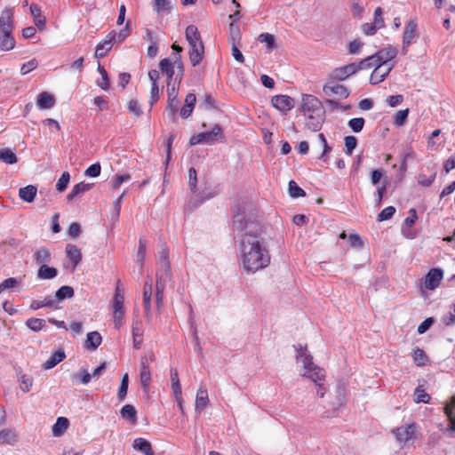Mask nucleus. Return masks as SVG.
I'll return each instance as SVG.
<instances>
[{"label": "nucleus", "instance_id": "47", "mask_svg": "<svg viewBox=\"0 0 455 455\" xmlns=\"http://www.w3.org/2000/svg\"><path fill=\"white\" fill-rule=\"evenodd\" d=\"M413 361L417 366H425L427 362V355L425 351L419 347H416L412 354Z\"/></svg>", "mask_w": 455, "mask_h": 455}, {"label": "nucleus", "instance_id": "42", "mask_svg": "<svg viewBox=\"0 0 455 455\" xmlns=\"http://www.w3.org/2000/svg\"><path fill=\"white\" fill-rule=\"evenodd\" d=\"M69 421L67 418L59 417L52 427V434L55 436H60L68 427Z\"/></svg>", "mask_w": 455, "mask_h": 455}, {"label": "nucleus", "instance_id": "8", "mask_svg": "<svg viewBox=\"0 0 455 455\" xmlns=\"http://www.w3.org/2000/svg\"><path fill=\"white\" fill-rule=\"evenodd\" d=\"M116 41V32L112 30L109 32L105 39L100 42L95 49V57L96 58H103L107 55V53L111 50L114 43Z\"/></svg>", "mask_w": 455, "mask_h": 455}, {"label": "nucleus", "instance_id": "11", "mask_svg": "<svg viewBox=\"0 0 455 455\" xmlns=\"http://www.w3.org/2000/svg\"><path fill=\"white\" fill-rule=\"evenodd\" d=\"M396 55V48L391 45L382 48L373 54L375 63H379V66H387V63L394 60Z\"/></svg>", "mask_w": 455, "mask_h": 455}, {"label": "nucleus", "instance_id": "18", "mask_svg": "<svg viewBox=\"0 0 455 455\" xmlns=\"http://www.w3.org/2000/svg\"><path fill=\"white\" fill-rule=\"evenodd\" d=\"M182 81V73L176 74L173 81H167L166 84V92H167V100H175L178 99L179 89L180 83Z\"/></svg>", "mask_w": 455, "mask_h": 455}, {"label": "nucleus", "instance_id": "16", "mask_svg": "<svg viewBox=\"0 0 455 455\" xmlns=\"http://www.w3.org/2000/svg\"><path fill=\"white\" fill-rule=\"evenodd\" d=\"M323 92L327 96L337 95L340 99H347L350 94L348 89L346 86L332 83L324 84L323 87Z\"/></svg>", "mask_w": 455, "mask_h": 455}, {"label": "nucleus", "instance_id": "60", "mask_svg": "<svg viewBox=\"0 0 455 455\" xmlns=\"http://www.w3.org/2000/svg\"><path fill=\"white\" fill-rule=\"evenodd\" d=\"M101 172V166L99 162L92 164L90 165L84 172V175L91 177V178H96L100 175Z\"/></svg>", "mask_w": 455, "mask_h": 455}, {"label": "nucleus", "instance_id": "58", "mask_svg": "<svg viewBox=\"0 0 455 455\" xmlns=\"http://www.w3.org/2000/svg\"><path fill=\"white\" fill-rule=\"evenodd\" d=\"M414 156V152L412 150H410L406 153H403L402 156H401V164H400V166H399V173L403 176V174L406 172L407 171V160L409 158H412Z\"/></svg>", "mask_w": 455, "mask_h": 455}, {"label": "nucleus", "instance_id": "40", "mask_svg": "<svg viewBox=\"0 0 455 455\" xmlns=\"http://www.w3.org/2000/svg\"><path fill=\"white\" fill-rule=\"evenodd\" d=\"M17 442V435L14 431L11 429H3L0 431V445L10 444L13 445Z\"/></svg>", "mask_w": 455, "mask_h": 455}, {"label": "nucleus", "instance_id": "55", "mask_svg": "<svg viewBox=\"0 0 455 455\" xmlns=\"http://www.w3.org/2000/svg\"><path fill=\"white\" fill-rule=\"evenodd\" d=\"M70 180V174L68 172H63L56 184V189L59 192H63L68 188Z\"/></svg>", "mask_w": 455, "mask_h": 455}, {"label": "nucleus", "instance_id": "4", "mask_svg": "<svg viewBox=\"0 0 455 455\" xmlns=\"http://www.w3.org/2000/svg\"><path fill=\"white\" fill-rule=\"evenodd\" d=\"M296 358L301 361L305 369L303 376L312 379L315 383L317 381L324 380V370L315 365L313 362V357L307 353V347L302 346L297 349Z\"/></svg>", "mask_w": 455, "mask_h": 455}, {"label": "nucleus", "instance_id": "9", "mask_svg": "<svg viewBox=\"0 0 455 455\" xmlns=\"http://www.w3.org/2000/svg\"><path fill=\"white\" fill-rule=\"evenodd\" d=\"M356 73L355 62L334 68L329 75L332 81L341 82Z\"/></svg>", "mask_w": 455, "mask_h": 455}, {"label": "nucleus", "instance_id": "25", "mask_svg": "<svg viewBox=\"0 0 455 455\" xmlns=\"http://www.w3.org/2000/svg\"><path fill=\"white\" fill-rule=\"evenodd\" d=\"M102 337L99 331H91L87 333L84 347L90 351L96 350L101 344Z\"/></svg>", "mask_w": 455, "mask_h": 455}, {"label": "nucleus", "instance_id": "26", "mask_svg": "<svg viewBox=\"0 0 455 455\" xmlns=\"http://www.w3.org/2000/svg\"><path fill=\"white\" fill-rule=\"evenodd\" d=\"M196 101V97L194 93H188L186 96L185 105L182 107V108L180 111V116L182 118H188L191 116V114L194 110V108H195Z\"/></svg>", "mask_w": 455, "mask_h": 455}, {"label": "nucleus", "instance_id": "27", "mask_svg": "<svg viewBox=\"0 0 455 455\" xmlns=\"http://www.w3.org/2000/svg\"><path fill=\"white\" fill-rule=\"evenodd\" d=\"M51 259V251L44 246L38 248L33 254V259L37 265L47 264Z\"/></svg>", "mask_w": 455, "mask_h": 455}, {"label": "nucleus", "instance_id": "17", "mask_svg": "<svg viewBox=\"0 0 455 455\" xmlns=\"http://www.w3.org/2000/svg\"><path fill=\"white\" fill-rule=\"evenodd\" d=\"M325 120V113L307 115L306 126L312 132H318L322 129Z\"/></svg>", "mask_w": 455, "mask_h": 455}, {"label": "nucleus", "instance_id": "57", "mask_svg": "<svg viewBox=\"0 0 455 455\" xmlns=\"http://www.w3.org/2000/svg\"><path fill=\"white\" fill-rule=\"evenodd\" d=\"M258 39L260 43L266 44L267 49H273L275 45V36L269 33H261Z\"/></svg>", "mask_w": 455, "mask_h": 455}, {"label": "nucleus", "instance_id": "56", "mask_svg": "<svg viewBox=\"0 0 455 455\" xmlns=\"http://www.w3.org/2000/svg\"><path fill=\"white\" fill-rule=\"evenodd\" d=\"M365 121L363 117H355L348 121V127L354 132H360L364 126Z\"/></svg>", "mask_w": 455, "mask_h": 455}, {"label": "nucleus", "instance_id": "38", "mask_svg": "<svg viewBox=\"0 0 455 455\" xmlns=\"http://www.w3.org/2000/svg\"><path fill=\"white\" fill-rule=\"evenodd\" d=\"M45 307H53L55 309L59 308L58 305H55V300L50 296L45 297L44 300L33 299L29 306L32 310H37Z\"/></svg>", "mask_w": 455, "mask_h": 455}, {"label": "nucleus", "instance_id": "28", "mask_svg": "<svg viewBox=\"0 0 455 455\" xmlns=\"http://www.w3.org/2000/svg\"><path fill=\"white\" fill-rule=\"evenodd\" d=\"M55 105V98L47 92H43L37 96V106L41 109H49Z\"/></svg>", "mask_w": 455, "mask_h": 455}, {"label": "nucleus", "instance_id": "13", "mask_svg": "<svg viewBox=\"0 0 455 455\" xmlns=\"http://www.w3.org/2000/svg\"><path fill=\"white\" fill-rule=\"evenodd\" d=\"M203 134L204 144L213 145L218 141H225V135L222 127L216 124L211 131L201 132Z\"/></svg>", "mask_w": 455, "mask_h": 455}, {"label": "nucleus", "instance_id": "5", "mask_svg": "<svg viewBox=\"0 0 455 455\" xmlns=\"http://www.w3.org/2000/svg\"><path fill=\"white\" fill-rule=\"evenodd\" d=\"M188 187L192 193L195 194L188 201V207L196 208L201 205L206 200H209L214 196L212 192H197V172L194 167L188 169Z\"/></svg>", "mask_w": 455, "mask_h": 455}, {"label": "nucleus", "instance_id": "41", "mask_svg": "<svg viewBox=\"0 0 455 455\" xmlns=\"http://www.w3.org/2000/svg\"><path fill=\"white\" fill-rule=\"evenodd\" d=\"M241 31L239 27L234 22H230L228 29V41L231 44H240L241 42Z\"/></svg>", "mask_w": 455, "mask_h": 455}, {"label": "nucleus", "instance_id": "2", "mask_svg": "<svg viewBox=\"0 0 455 455\" xmlns=\"http://www.w3.org/2000/svg\"><path fill=\"white\" fill-rule=\"evenodd\" d=\"M232 213V228L235 232L243 234L251 230L258 232V224L255 223V215L250 205L245 203L237 204L233 207Z\"/></svg>", "mask_w": 455, "mask_h": 455}, {"label": "nucleus", "instance_id": "1", "mask_svg": "<svg viewBox=\"0 0 455 455\" xmlns=\"http://www.w3.org/2000/svg\"><path fill=\"white\" fill-rule=\"evenodd\" d=\"M270 260L269 251L259 232L251 230L242 235L238 261L243 271L254 274L266 268L270 264Z\"/></svg>", "mask_w": 455, "mask_h": 455}, {"label": "nucleus", "instance_id": "62", "mask_svg": "<svg viewBox=\"0 0 455 455\" xmlns=\"http://www.w3.org/2000/svg\"><path fill=\"white\" fill-rule=\"evenodd\" d=\"M408 115H409L408 108L399 110L394 118V124L396 126L403 125L408 117Z\"/></svg>", "mask_w": 455, "mask_h": 455}, {"label": "nucleus", "instance_id": "45", "mask_svg": "<svg viewBox=\"0 0 455 455\" xmlns=\"http://www.w3.org/2000/svg\"><path fill=\"white\" fill-rule=\"evenodd\" d=\"M98 72L101 76V79L97 80V85L101 88L104 91L108 90L109 88V78L107 70L103 66H101L100 63L98 65L97 68Z\"/></svg>", "mask_w": 455, "mask_h": 455}, {"label": "nucleus", "instance_id": "22", "mask_svg": "<svg viewBox=\"0 0 455 455\" xmlns=\"http://www.w3.org/2000/svg\"><path fill=\"white\" fill-rule=\"evenodd\" d=\"M66 255L72 262V270H75L82 259V253L80 250L74 244L68 243L66 246Z\"/></svg>", "mask_w": 455, "mask_h": 455}, {"label": "nucleus", "instance_id": "19", "mask_svg": "<svg viewBox=\"0 0 455 455\" xmlns=\"http://www.w3.org/2000/svg\"><path fill=\"white\" fill-rule=\"evenodd\" d=\"M12 12L11 10H5L0 16V34H12Z\"/></svg>", "mask_w": 455, "mask_h": 455}, {"label": "nucleus", "instance_id": "33", "mask_svg": "<svg viewBox=\"0 0 455 455\" xmlns=\"http://www.w3.org/2000/svg\"><path fill=\"white\" fill-rule=\"evenodd\" d=\"M156 302L157 307H161L164 299V291L165 290L166 282L170 279H163L162 275H158V278H156Z\"/></svg>", "mask_w": 455, "mask_h": 455}, {"label": "nucleus", "instance_id": "12", "mask_svg": "<svg viewBox=\"0 0 455 455\" xmlns=\"http://www.w3.org/2000/svg\"><path fill=\"white\" fill-rule=\"evenodd\" d=\"M394 68L395 63L388 66H379V63H376L375 68L370 76V84L376 85L383 82Z\"/></svg>", "mask_w": 455, "mask_h": 455}, {"label": "nucleus", "instance_id": "63", "mask_svg": "<svg viewBox=\"0 0 455 455\" xmlns=\"http://www.w3.org/2000/svg\"><path fill=\"white\" fill-rule=\"evenodd\" d=\"M38 66V61L36 59H31L28 62L22 64L20 68V74L22 76L28 74L30 71L36 69Z\"/></svg>", "mask_w": 455, "mask_h": 455}, {"label": "nucleus", "instance_id": "24", "mask_svg": "<svg viewBox=\"0 0 455 455\" xmlns=\"http://www.w3.org/2000/svg\"><path fill=\"white\" fill-rule=\"evenodd\" d=\"M177 64L174 60H171L169 58H164L159 62L160 70L167 76V81H173Z\"/></svg>", "mask_w": 455, "mask_h": 455}, {"label": "nucleus", "instance_id": "20", "mask_svg": "<svg viewBox=\"0 0 455 455\" xmlns=\"http://www.w3.org/2000/svg\"><path fill=\"white\" fill-rule=\"evenodd\" d=\"M132 333L134 348H140L143 342V323L141 321L136 320L132 323Z\"/></svg>", "mask_w": 455, "mask_h": 455}, {"label": "nucleus", "instance_id": "10", "mask_svg": "<svg viewBox=\"0 0 455 455\" xmlns=\"http://www.w3.org/2000/svg\"><path fill=\"white\" fill-rule=\"evenodd\" d=\"M443 411L450 424L442 430L444 433L448 432L451 436H455V395H452L450 402L444 405Z\"/></svg>", "mask_w": 455, "mask_h": 455}, {"label": "nucleus", "instance_id": "64", "mask_svg": "<svg viewBox=\"0 0 455 455\" xmlns=\"http://www.w3.org/2000/svg\"><path fill=\"white\" fill-rule=\"evenodd\" d=\"M442 321L446 326H451L455 323V304L451 305V309L447 315L443 316Z\"/></svg>", "mask_w": 455, "mask_h": 455}, {"label": "nucleus", "instance_id": "49", "mask_svg": "<svg viewBox=\"0 0 455 455\" xmlns=\"http://www.w3.org/2000/svg\"><path fill=\"white\" fill-rule=\"evenodd\" d=\"M430 395L420 387H417L414 391V402L417 403H428Z\"/></svg>", "mask_w": 455, "mask_h": 455}, {"label": "nucleus", "instance_id": "32", "mask_svg": "<svg viewBox=\"0 0 455 455\" xmlns=\"http://www.w3.org/2000/svg\"><path fill=\"white\" fill-rule=\"evenodd\" d=\"M92 188V184H89V183H85V182H79L77 184H76L71 191L68 194L67 196V200L68 202L74 200V198H76V196L89 191L91 188Z\"/></svg>", "mask_w": 455, "mask_h": 455}, {"label": "nucleus", "instance_id": "61", "mask_svg": "<svg viewBox=\"0 0 455 455\" xmlns=\"http://www.w3.org/2000/svg\"><path fill=\"white\" fill-rule=\"evenodd\" d=\"M156 264H170L169 260V249L165 244L161 248L156 257Z\"/></svg>", "mask_w": 455, "mask_h": 455}, {"label": "nucleus", "instance_id": "51", "mask_svg": "<svg viewBox=\"0 0 455 455\" xmlns=\"http://www.w3.org/2000/svg\"><path fill=\"white\" fill-rule=\"evenodd\" d=\"M172 9V4L170 0H155L154 3V11L157 13L162 12H170Z\"/></svg>", "mask_w": 455, "mask_h": 455}, {"label": "nucleus", "instance_id": "46", "mask_svg": "<svg viewBox=\"0 0 455 455\" xmlns=\"http://www.w3.org/2000/svg\"><path fill=\"white\" fill-rule=\"evenodd\" d=\"M0 160L8 164H16L18 161L17 156L13 151L9 148L0 149Z\"/></svg>", "mask_w": 455, "mask_h": 455}, {"label": "nucleus", "instance_id": "35", "mask_svg": "<svg viewBox=\"0 0 455 455\" xmlns=\"http://www.w3.org/2000/svg\"><path fill=\"white\" fill-rule=\"evenodd\" d=\"M74 294L75 291L73 287L69 285H63L56 291L55 297L52 299L55 300V305H58L60 301L70 299L74 296Z\"/></svg>", "mask_w": 455, "mask_h": 455}, {"label": "nucleus", "instance_id": "31", "mask_svg": "<svg viewBox=\"0 0 455 455\" xmlns=\"http://www.w3.org/2000/svg\"><path fill=\"white\" fill-rule=\"evenodd\" d=\"M58 275V270L54 267L43 264L37 270V278L42 280H51Z\"/></svg>", "mask_w": 455, "mask_h": 455}, {"label": "nucleus", "instance_id": "34", "mask_svg": "<svg viewBox=\"0 0 455 455\" xmlns=\"http://www.w3.org/2000/svg\"><path fill=\"white\" fill-rule=\"evenodd\" d=\"M36 192V187L33 185H28L24 188H20L19 196L24 202L32 203L35 200Z\"/></svg>", "mask_w": 455, "mask_h": 455}, {"label": "nucleus", "instance_id": "3", "mask_svg": "<svg viewBox=\"0 0 455 455\" xmlns=\"http://www.w3.org/2000/svg\"><path fill=\"white\" fill-rule=\"evenodd\" d=\"M186 39L189 44V60L193 67L198 65L204 54V46L201 39L198 29L194 25H189L186 28Z\"/></svg>", "mask_w": 455, "mask_h": 455}, {"label": "nucleus", "instance_id": "52", "mask_svg": "<svg viewBox=\"0 0 455 455\" xmlns=\"http://www.w3.org/2000/svg\"><path fill=\"white\" fill-rule=\"evenodd\" d=\"M288 190L290 196L292 198H299L306 195L305 191L294 180L289 182Z\"/></svg>", "mask_w": 455, "mask_h": 455}, {"label": "nucleus", "instance_id": "44", "mask_svg": "<svg viewBox=\"0 0 455 455\" xmlns=\"http://www.w3.org/2000/svg\"><path fill=\"white\" fill-rule=\"evenodd\" d=\"M46 321L41 318L31 317L27 319L26 326L35 332H38L45 327Z\"/></svg>", "mask_w": 455, "mask_h": 455}, {"label": "nucleus", "instance_id": "54", "mask_svg": "<svg viewBox=\"0 0 455 455\" xmlns=\"http://www.w3.org/2000/svg\"><path fill=\"white\" fill-rule=\"evenodd\" d=\"M356 72L363 69H369L373 66H376L374 56H368L367 58L360 60L358 63H355Z\"/></svg>", "mask_w": 455, "mask_h": 455}, {"label": "nucleus", "instance_id": "37", "mask_svg": "<svg viewBox=\"0 0 455 455\" xmlns=\"http://www.w3.org/2000/svg\"><path fill=\"white\" fill-rule=\"evenodd\" d=\"M209 402L207 390L199 388L196 394L195 410L196 412H202Z\"/></svg>", "mask_w": 455, "mask_h": 455}, {"label": "nucleus", "instance_id": "53", "mask_svg": "<svg viewBox=\"0 0 455 455\" xmlns=\"http://www.w3.org/2000/svg\"><path fill=\"white\" fill-rule=\"evenodd\" d=\"M344 143H345V149H344L345 153L347 156H351L354 149L357 146V139L355 136L348 135V136L345 137Z\"/></svg>", "mask_w": 455, "mask_h": 455}, {"label": "nucleus", "instance_id": "15", "mask_svg": "<svg viewBox=\"0 0 455 455\" xmlns=\"http://www.w3.org/2000/svg\"><path fill=\"white\" fill-rule=\"evenodd\" d=\"M443 272L441 268H431L425 276L424 286L428 290L437 288L443 279Z\"/></svg>", "mask_w": 455, "mask_h": 455}, {"label": "nucleus", "instance_id": "29", "mask_svg": "<svg viewBox=\"0 0 455 455\" xmlns=\"http://www.w3.org/2000/svg\"><path fill=\"white\" fill-rule=\"evenodd\" d=\"M66 357V355H65V352L64 350L62 349H58L57 351H55L50 357L48 360H46L44 364H43V367L44 369L45 370H50V369H52L53 367H55L58 363H60V362H62Z\"/></svg>", "mask_w": 455, "mask_h": 455}, {"label": "nucleus", "instance_id": "48", "mask_svg": "<svg viewBox=\"0 0 455 455\" xmlns=\"http://www.w3.org/2000/svg\"><path fill=\"white\" fill-rule=\"evenodd\" d=\"M129 386V376L127 373L124 374L121 379V383L118 388L117 398L119 401L124 400Z\"/></svg>", "mask_w": 455, "mask_h": 455}, {"label": "nucleus", "instance_id": "6", "mask_svg": "<svg viewBox=\"0 0 455 455\" xmlns=\"http://www.w3.org/2000/svg\"><path fill=\"white\" fill-rule=\"evenodd\" d=\"M396 441L403 445L414 441L418 434V426L416 423L406 424L393 430Z\"/></svg>", "mask_w": 455, "mask_h": 455}, {"label": "nucleus", "instance_id": "39", "mask_svg": "<svg viewBox=\"0 0 455 455\" xmlns=\"http://www.w3.org/2000/svg\"><path fill=\"white\" fill-rule=\"evenodd\" d=\"M140 378L142 388L144 390H148L151 380V372L149 366L144 361L141 362V371Z\"/></svg>", "mask_w": 455, "mask_h": 455}, {"label": "nucleus", "instance_id": "50", "mask_svg": "<svg viewBox=\"0 0 455 455\" xmlns=\"http://www.w3.org/2000/svg\"><path fill=\"white\" fill-rule=\"evenodd\" d=\"M156 278H158V275H162L163 279H172V273L171 269V264H156Z\"/></svg>", "mask_w": 455, "mask_h": 455}, {"label": "nucleus", "instance_id": "21", "mask_svg": "<svg viewBox=\"0 0 455 455\" xmlns=\"http://www.w3.org/2000/svg\"><path fill=\"white\" fill-rule=\"evenodd\" d=\"M426 169L430 172V175L427 176L424 172H419L417 176L418 184L424 188L430 187L436 178V171L435 170V166H426Z\"/></svg>", "mask_w": 455, "mask_h": 455}, {"label": "nucleus", "instance_id": "30", "mask_svg": "<svg viewBox=\"0 0 455 455\" xmlns=\"http://www.w3.org/2000/svg\"><path fill=\"white\" fill-rule=\"evenodd\" d=\"M133 448L144 455H155L151 443L145 438H136L132 444Z\"/></svg>", "mask_w": 455, "mask_h": 455}, {"label": "nucleus", "instance_id": "43", "mask_svg": "<svg viewBox=\"0 0 455 455\" xmlns=\"http://www.w3.org/2000/svg\"><path fill=\"white\" fill-rule=\"evenodd\" d=\"M15 47V40L12 34H0V49L2 51H11Z\"/></svg>", "mask_w": 455, "mask_h": 455}, {"label": "nucleus", "instance_id": "14", "mask_svg": "<svg viewBox=\"0 0 455 455\" xmlns=\"http://www.w3.org/2000/svg\"><path fill=\"white\" fill-rule=\"evenodd\" d=\"M271 103L274 108L283 113L290 111L294 107V100L288 95H275L272 97Z\"/></svg>", "mask_w": 455, "mask_h": 455}, {"label": "nucleus", "instance_id": "36", "mask_svg": "<svg viewBox=\"0 0 455 455\" xmlns=\"http://www.w3.org/2000/svg\"><path fill=\"white\" fill-rule=\"evenodd\" d=\"M120 414L124 419L127 420L131 424H135L137 422V411L132 404L124 405L120 411Z\"/></svg>", "mask_w": 455, "mask_h": 455}, {"label": "nucleus", "instance_id": "23", "mask_svg": "<svg viewBox=\"0 0 455 455\" xmlns=\"http://www.w3.org/2000/svg\"><path fill=\"white\" fill-rule=\"evenodd\" d=\"M417 30V24L413 20H410L404 28L403 36V48L405 49L411 43L415 36Z\"/></svg>", "mask_w": 455, "mask_h": 455}, {"label": "nucleus", "instance_id": "59", "mask_svg": "<svg viewBox=\"0 0 455 455\" xmlns=\"http://www.w3.org/2000/svg\"><path fill=\"white\" fill-rule=\"evenodd\" d=\"M395 213V208L394 206H387L384 208L377 217L378 221H384L391 219Z\"/></svg>", "mask_w": 455, "mask_h": 455}, {"label": "nucleus", "instance_id": "7", "mask_svg": "<svg viewBox=\"0 0 455 455\" xmlns=\"http://www.w3.org/2000/svg\"><path fill=\"white\" fill-rule=\"evenodd\" d=\"M301 111L305 116L315 113H325L320 100L311 94L302 95Z\"/></svg>", "mask_w": 455, "mask_h": 455}]
</instances>
